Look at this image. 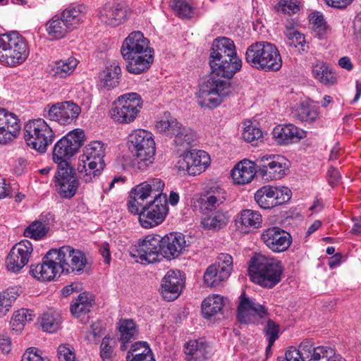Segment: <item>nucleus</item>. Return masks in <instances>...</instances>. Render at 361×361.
<instances>
[{"label": "nucleus", "instance_id": "obj_1", "mask_svg": "<svg viewBox=\"0 0 361 361\" xmlns=\"http://www.w3.org/2000/svg\"><path fill=\"white\" fill-rule=\"evenodd\" d=\"M212 75L200 87L198 104L213 109L219 106L232 92L229 82L216 76L231 79L242 67L233 40L219 37L214 40L209 56Z\"/></svg>", "mask_w": 361, "mask_h": 361}, {"label": "nucleus", "instance_id": "obj_2", "mask_svg": "<svg viewBox=\"0 0 361 361\" xmlns=\"http://www.w3.org/2000/svg\"><path fill=\"white\" fill-rule=\"evenodd\" d=\"M121 53L127 61L128 71L133 74H140L149 69L154 59L149 41L140 31L128 35L123 42Z\"/></svg>", "mask_w": 361, "mask_h": 361}, {"label": "nucleus", "instance_id": "obj_3", "mask_svg": "<svg viewBox=\"0 0 361 361\" xmlns=\"http://www.w3.org/2000/svg\"><path fill=\"white\" fill-rule=\"evenodd\" d=\"M283 272V267L276 258L255 254L250 260L248 274L251 281L259 286L271 288L278 284Z\"/></svg>", "mask_w": 361, "mask_h": 361}, {"label": "nucleus", "instance_id": "obj_4", "mask_svg": "<svg viewBox=\"0 0 361 361\" xmlns=\"http://www.w3.org/2000/svg\"><path fill=\"white\" fill-rule=\"evenodd\" d=\"M245 61L251 67L267 72L277 71L282 66V59L278 48L266 41L250 45L245 52Z\"/></svg>", "mask_w": 361, "mask_h": 361}, {"label": "nucleus", "instance_id": "obj_5", "mask_svg": "<svg viewBox=\"0 0 361 361\" xmlns=\"http://www.w3.org/2000/svg\"><path fill=\"white\" fill-rule=\"evenodd\" d=\"M128 149L135 157V166L145 171L152 164L156 148L152 134L145 130L137 129L128 135Z\"/></svg>", "mask_w": 361, "mask_h": 361}, {"label": "nucleus", "instance_id": "obj_6", "mask_svg": "<svg viewBox=\"0 0 361 361\" xmlns=\"http://www.w3.org/2000/svg\"><path fill=\"white\" fill-rule=\"evenodd\" d=\"M28 55L25 39L18 32L0 35V63L16 66L23 63Z\"/></svg>", "mask_w": 361, "mask_h": 361}, {"label": "nucleus", "instance_id": "obj_7", "mask_svg": "<svg viewBox=\"0 0 361 361\" xmlns=\"http://www.w3.org/2000/svg\"><path fill=\"white\" fill-rule=\"evenodd\" d=\"M55 134L43 118L29 121L24 127V137L27 145L39 153H44L53 142Z\"/></svg>", "mask_w": 361, "mask_h": 361}, {"label": "nucleus", "instance_id": "obj_8", "mask_svg": "<svg viewBox=\"0 0 361 361\" xmlns=\"http://www.w3.org/2000/svg\"><path fill=\"white\" fill-rule=\"evenodd\" d=\"M84 137V131L75 129L69 132L54 145L53 160L59 164V168L70 167L68 161L78 152L83 144Z\"/></svg>", "mask_w": 361, "mask_h": 361}, {"label": "nucleus", "instance_id": "obj_9", "mask_svg": "<svg viewBox=\"0 0 361 361\" xmlns=\"http://www.w3.org/2000/svg\"><path fill=\"white\" fill-rule=\"evenodd\" d=\"M142 106V98L137 93L125 94L118 97L115 107L111 110V116L116 122L129 123L136 118Z\"/></svg>", "mask_w": 361, "mask_h": 361}, {"label": "nucleus", "instance_id": "obj_10", "mask_svg": "<svg viewBox=\"0 0 361 361\" xmlns=\"http://www.w3.org/2000/svg\"><path fill=\"white\" fill-rule=\"evenodd\" d=\"M81 109L71 101L47 104L43 110V116L60 125H68L76 120Z\"/></svg>", "mask_w": 361, "mask_h": 361}, {"label": "nucleus", "instance_id": "obj_11", "mask_svg": "<svg viewBox=\"0 0 361 361\" xmlns=\"http://www.w3.org/2000/svg\"><path fill=\"white\" fill-rule=\"evenodd\" d=\"M210 163L209 154L202 150L192 149L179 157L176 167L179 171L189 175H199Z\"/></svg>", "mask_w": 361, "mask_h": 361}, {"label": "nucleus", "instance_id": "obj_12", "mask_svg": "<svg viewBox=\"0 0 361 361\" xmlns=\"http://www.w3.org/2000/svg\"><path fill=\"white\" fill-rule=\"evenodd\" d=\"M168 214L167 197L158 196L149 202L147 207L140 212L139 221L145 228H151L160 224Z\"/></svg>", "mask_w": 361, "mask_h": 361}, {"label": "nucleus", "instance_id": "obj_13", "mask_svg": "<svg viewBox=\"0 0 361 361\" xmlns=\"http://www.w3.org/2000/svg\"><path fill=\"white\" fill-rule=\"evenodd\" d=\"M61 264V273L66 274H81L87 264L85 255L79 250L66 245L56 250Z\"/></svg>", "mask_w": 361, "mask_h": 361}, {"label": "nucleus", "instance_id": "obj_14", "mask_svg": "<svg viewBox=\"0 0 361 361\" xmlns=\"http://www.w3.org/2000/svg\"><path fill=\"white\" fill-rule=\"evenodd\" d=\"M232 268V257L228 254H220L216 262L208 267L204 272V283L210 287L219 286L229 277Z\"/></svg>", "mask_w": 361, "mask_h": 361}, {"label": "nucleus", "instance_id": "obj_15", "mask_svg": "<svg viewBox=\"0 0 361 361\" xmlns=\"http://www.w3.org/2000/svg\"><path fill=\"white\" fill-rule=\"evenodd\" d=\"M283 157L274 154L260 155L255 159L259 175L266 180L280 179L285 174Z\"/></svg>", "mask_w": 361, "mask_h": 361}, {"label": "nucleus", "instance_id": "obj_16", "mask_svg": "<svg viewBox=\"0 0 361 361\" xmlns=\"http://www.w3.org/2000/svg\"><path fill=\"white\" fill-rule=\"evenodd\" d=\"M59 257L56 249L50 250L43 257L42 262L36 266L31 265L30 273L39 281L54 280L61 273Z\"/></svg>", "mask_w": 361, "mask_h": 361}, {"label": "nucleus", "instance_id": "obj_17", "mask_svg": "<svg viewBox=\"0 0 361 361\" xmlns=\"http://www.w3.org/2000/svg\"><path fill=\"white\" fill-rule=\"evenodd\" d=\"M55 178V185L60 196L66 199L72 198L79 186V180L73 169L66 166L59 168Z\"/></svg>", "mask_w": 361, "mask_h": 361}, {"label": "nucleus", "instance_id": "obj_18", "mask_svg": "<svg viewBox=\"0 0 361 361\" xmlns=\"http://www.w3.org/2000/svg\"><path fill=\"white\" fill-rule=\"evenodd\" d=\"M32 250V245L27 240H22L14 245L6 258L8 270L18 272L28 262Z\"/></svg>", "mask_w": 361, "mask_h": 361}, {"label": "nucleus", "instance_id": "obj_19", "mask_svg": "<svg viewBox=\"0 0 361 361\" xmlns=\"http://www.w3.org/2000/svg\"><path fill=\"white\" fill-rule=\"evenodd\" d=\"M238 306V319L243 324L254 322L255 317L264 318L267 314L264 306L257 303L255 300L247 298L243 292L240 296Z\"/></svg>", "mask_w": 361, "mask_h": 361}, {"label": "nucleus", "instance_id": "obj_20", "mask_svg": "<svg viewBox=\"0 0 361 361\" xmlns=\"http://www.w3.org/2000/svg\"><path fill=\"white\" fill-rule=\"evenodd\" d=\"M265 245L275 252L286 251L292 243L290 234L279 227L265 229L261 235Z\"/></svg>", "mask_w": 361, "mask_h": 361}, {"label": "nucleus", "instance_id": "obj_21", "mask_svg": "<svg viewBox=\"0 0 361 361\" xmlns=\"http://www.w3.org/2000/svg\"><path fill=\"white\" fill-rule=\"evenodd\" d=\"M161 237L159 235H147L137 246V257L148 264L160 260Z\"/></svg>", "mask_w": 361, "mask_h": 361}, {"label": "nucleus", "instance_id": "obj_22", "mask_svg": "<svg viewBox=\"0 0 361 361\" xmlns=\"http://www.w3.org/2000/svg\"><path fill=\"white\" fill-rule=\"evenodd\" d=\"M188 246L185 235L180 233H171L161 237V255L167 259L178 257Z\"/></svg>", "mask_w": 361, "mask_h": 361}, {"label": "nucleus", "instance_id": "obj_23", "mask_svg": "<svg viewBox=\"0 0 361 361\" xmlns=\"http://www.w3.org/2000/svg\"><path fill=\"white\" fill-rule=\"evenodd\" d=\"M184 286V279L180 271L169 270L162 279L161 293L164 300L176 299Z\"/></svg>", "mask_w": 361, "mask_h": 361}, {"label": "nucleus", "instance_id": "obj_24", "mask_svg": "<svg viewBox=\"0 0 361 361\" xmlns=\"http://www.w3.org/2000/svg\"><path fill=\"white\" fill-rule=\"evenodd\" d=\"M20 124L13 113L0 108V144H6L17 136Z\"/></svg>", "mask_w": 361, "mask_h": 361}, {"label": "nucleus", "instance_id": "obj_25", "mask_svg": "<svg viewBox=\"0 0 361 361\" xmlns=\"http://www.w3.org/2000/svg\"><path fill=\"white\" fill-rule=\"evenodd\" d=\"M306 137V132L293 124L278 126L272 131V137L279 145L296 142Z\"/></svg>", "mask_w": 361, "mask_h": 361}, {"label": "nucleus", "instance_id": "obj_26", "mask_svg": "<svg viewBox=\"0 0 361 361\" xmlns=\"http://www.w3.org/2000/svg\"><path fill=\"white\" fill-rule=\"evenodd\" d=\"M127 16V10L120 4L106 3L99 10V18L100 20L113 27L122 23Z\"/></svg>", "mask_w": 361, "mask_h": 361}, {"label": "nucleus", "instance_id": "obj_27", "mask_svg": "<svg viewBox=\"0 0 361 361\" xmlns=\"http://www.w3.org/2000/svg\"><path fill=\"white\" fill-rule=\"evenodd\" d=\"M105 155V148L102 142L99 141H93L87 145L84 150L83 154L80 157V161L82 164H87L90 168L99 166L104 169L105 164L104 157Z\"/></svg>", "mask_w": 361, "mask_h": 361}, {"label": "nucleus", "instance_id": "obj_28", "mask_svg": "<svg viewBox=\"0 0 361 361\" xmlns=\"http://www.w3.org/2000/svg\"><path fill=\"white\" fill-rule=\"evenodd\" d=\"M302 350L307 361H329L334 355V349L329 346L314 347L310 340L302 342Z\"/></svg>", "mask_w": 361, "mask_h": 361}, {"label": "nucleus", "instance_id": "obj_29", "mask_svg": "<svg viewBox=\"0 0 361 361\" xmlns=\"http://www.w3.org/2000/svg\"><path fill=\"white\" fill-rule=\"evenodd\" d=\"M255 161L243 160L236 164L231 171V176L235 183L245 185L250 183L254 178L255 173Z\"/></svg>", "mask_w": 361, "mask_h": 361}, {"label": "nucleus", "instance_id": "obj_30", "mask_svg": "<svg viewBox=\"0 0 361 361\" xmlns=\"http://www.w3.org/2000/svg\"><path fill=\"white\" fill-rule=\"evenodd\" d=\"M143 187L139 185H136L130 191L129 199L128 201V207L130 212L140 216V212L147 207L149 202H145V200L150 197V195L143 190Z\"/></svg>", "mask_w": 361, "mask_h": 361}, {"label": "nucleus", "instance_id": "obj_31", "mask_svg": "<svg viewBox=\"0 0 361 361\" xmlns=\"http://www.w3.org/2000/svg\"><path fill=\"white\" fill-rule=\"evenodd\" d=\"M118 329L120 334L119 341L121 343V350L127 349V344L136 338L137 329L132 319H121L118 323Z\"/></svg>", "mask_w": 361, "mask_h": 361}, {"label": "nucleus", "instance_id": "obj_32", "mask_svg": "<svg viewBox=\"0 0 361 361\" xmlns=\"http://www.w3.org/2000/svg\"><path fill=\"white\" fill-rule=\"evenodd\" d=\"M173 141L176 146L187 149L196 140V133L190 128L183 126L178 123L172 131Z\"/></svg>", "mask_w": 361, "mask_h": 361}, {"label": "nucleus", "instance_id": "obj_33", "mask_svg": "<svg viewBox=\"0 0 361 361\" xmlns=\"http://www.w3.org/2000/svg\"><path fill=\"white\" fill-rule=\"evenodd\" d=\"M85 13V6L83 5H78L77 6H70L66 8L60 16L68 25L70 30L72 31L80 24Z\"/></svg>", "mask_w": 361, "mask_h": 361}, {"label": "nucleus", "instance_id": "obj_34", "mask_svg": "<svg viewBox=\"0 0 361 361\" xmlns=\"http://www.w3.org/2000/svg\"><path fill=\"white\" fill-rule=\"evenodd\" d=\"M121 73V69L118 63L116 61L111 62V63L107 66L105 70L100 73L102 85L109 90L115 87L120 82Z\"/></svg>", "mask_w": 361, "mask_h": 361}, {"label": "nucleus", "instance_id": "obj_35", "mask_svg": "<svg viewBox=\"0 0 361 361\" xmlns=\"http://www.w3.org/2000/svg\"><path fill=\"white\" fill-rule=\"evenodd\" d=\"M45 27L49 36L54 39H61L71 32L61 16L52 17L47 22Z\"/></svg>", "mask_w": 361, "mask_h": 361}, {"label": "nucleus", "instance_id": "obj_36", "mask_svg": "<svg viewBox=\"0 0 361 361\" xmlns=\"http://www.w3.org/2000/svg\"><path fill=\"white\" fill-rule=\"evenodd\" d=\"M94 303L92 295L87 293H80L71 304V314L75 317H80L82 314L90 311Z\"/></svg>", "mask_w": 361, "mask_h": 361}, {"label": "nucleus", "instance_id": "obj_37", "mask_svg": "<svg viewBox=\"0 0 361 361\" xmlns=\"http://www.w3.org/2000/svg\"><path fill=\"white\" fill-rule=\"evenodd\" d=\"M187 361H204L206 344L202 340H190L185 345Z\"/></svg>", "mask_w": 361, "mask_h": 361}, {"label": "nucleus", "instance_id": "obj_38", "mask_svg": "<svg viewBox=\"0 0 361 361\" xmlns=\"http://www.w3.org/2000/svg\"><path fill=\"white\" fill-rule=\"evenodd\" d=\"M224 307L223 298L219 295L209 296L202 304V312L205 319H210L221 312Z\"/></svg>", "mask_w": 361, "mask_h": 361}, {"label": "nucleus", "instance_id": "obj_39", "mask_svg": "<svg viewBox=\"0 0 361 361\" xmlns=\"http://www.w3.org/2000/svg\"><path fill=\"white\" fill-rule=\"evenodd\" d=\"M228 222V216L226 213L218 211L207 215L202 219V224L204 228L216 231L225 227Z\"/></svg>", "mask_w": 361, "mask_h": 361}, {"label": "nucleus", "instance_id": "obj_40", "mask_svg": "<svg viewBox=\"0 0 361 361\" xmlns=\"http://www.w3.org/2000/svg\"><path fill=\"white\" fill-rule=\"evenodd\" d=\"M78 63V60L73 57L56 61L52 68L53 75L56 78H65L73 72Z\"/></svg>", "mask_w": 361, "mask_h": 361}, {"label": "nucleus", "instance_id": "obj_41", "mask_svg": "<svg viewBox=\"0 0 361 361\" xmlns=\"http://www.w3.org/2000/svg\"><path fill=\"white\" fill-rule=\"evenodd\" d=\"M20 295L18 287H11L0 293V317H4Z\"/></svg>", "mask_w": 361, "mask_h": 361}, {"label": "nucleus", "instance_id": "obj_42", "mask_svg": "<svg viewBox=\"0 0 361 361\" xmlns=\"http://www.w3.org/2000/svg\"><path fill=\"white\" fill-rule=\"evenodd\" d=\"M152 357L150 348L146 342L139 341L131 345L127 353V361H140L141 359Z\"/></svg>", "mask_w": 361, "mask_h": 361}, {"label": "nucleus", "instance_id": "obj_43", "mask_svg": "<svg viewBox=\"0 0 361 361\" xmlns=\"http://www.w3.org/2000/svg\"><path fill=\"white\" fill-rule=\"evenodd\" d=\"M255 200L262 209H267L276 207L271 185H264L257 190L255 194Z\"/></svg>", "mask_w": 361, "mask_h": 361}, {"label": "nucleus", "instance_id": "obj_44", "mask_svg": "<svg viewBox=\"0 0 361 361\" xmlns=\"http://www.w3.org/2000/svg\"><path fill=\"white\" fill-rule=\"evenodd\" d=\"M314 77L324 84H334L336 78L328 66L324 62L319 61L312 66Z\"/></svg>", "mask_w": 361, "mask_h": 361}, {"label": "nucleus", "instance_id": "obj_45", "mask_svg": "<svg viewBox=\"0 0 361 361\" xmlns=\"http://www.w3.org/2000/svg\"><path fill=\"white\" fill-rule=\"evenodd\" d=\"M241 226L247 228H256L261 226V214L252 209H244L240 212V221Z\"/></svg>", "mask_w": 361, "mask_h": 361}, {"label": "nucleus", "instance_id": "obj_46", "mask_svg": "<svg viewBox=\"0 0 361 361\" xmlns=\"http://www.w3.org/2000/svg\"><path fill=\"white\" fill-rule=\"evenodd\" d=\"M32 311L28 309L22 308L16 311L11 320L12 329L16 332L23 329L25 322L32 320Z\"/></svg>", "mask_w": 361, "mask_h": 361}, {"label": "nucleus", "instance_id": "obj_47", "mask_svg": "<svg viewBox=\"0 0 361 361\" xmlns=\"http://www.w3.org/2000/svg\"><path fill=\"white\" fill-rule=\"evenodd\" d=\"M49 230L48 224L42 222L41 220H37L25 229L24 235L35 240H39L44 237Z\"/></svg>", "mask_w": 361, "mask_h": 361}, {"label": "nucleus", "instance_id": "obj_48", "mask_svg": "<svg viewBox=\"0 0 361 361\" xmlns=\"http://www.w3.org/2000/svg\"><path fill=\"white\" fill-rule=\"evenodd\" d=\"M139 185L143 187V190L147 192L154 200L158 196H166V194L162 193L164 183L161 178H152L139 184Z\"/></svg>", "mask_w": 361, "mask_h": 361}, {"label": "nucleus", "instance_id": "obj_49", "mask_svg": "<svg viewBox=\"0 0 361 361\" xmlns=\"http://www.w3.org/2000/svg\"><path fill=\"white\" fill-rule=\"evenodd\" d=\"M297 116L302 122L312 123L318 118L317 109L312 104L302 102L297 108Z\"/></svg>", "mask_w": 361, "mask_h": 361}, {"label": "nucleus", "instance_id": "obj_50", "mask_svg": "<svg viewBox=\"0 0 361 361\" xmlns=\"http://www.w3.org/2000/svg\"><path fill=\"white\" fill-rule=\"evenodd\" d=\"M61 319L59 315L45 313L42 317L41 326L44 331L49 333L56 331L60 326Z\"/></svg>", "mask_w": 361, "mask_h": 361}, {"label": "nucleus", "instance_id": "obj_51", "mask_svg": "<svg viewBox=\"0 0 361 361\" xmlns=\"http://www.w3.org/2000/svg\"><path fill=\"white\" fill-rule=\"evenodd\" d=\"M262 130L254 126L248 125L245 127L242 133V138L247 142L252 143L253 145H257V142L262 139Z\"/></svg>", "mask_w": 361, "mask_h": 361}, {"label": "nucleus", "instance_id": "obj_52", "mask_svg": "<svg viewBox=\"0 0 361 361\" xmlns=\"http://www.w3.org/2000/svg\"><path fill=\"white\" fill-rule=\"evenodd\" d=\"M171 7L180 18L192 17L193 8L187 0H173Z\"/></svg>", "mask_w": 361, "mask_h": 361}, {"label": "nucleus", "instance_id": "obj_53", "mask_svg": "<svg viewBox=\"0 0 361 361\" xmlns=\"http://www.w3.org/2000/svg\"><path fill=\"white\" fill-rule=\"evenodd\" d=\"M264 333L268 341L267 351L271 349V346L279 338V326L272 320H269L264 328Z\"/></svg>", "mask_w": 361, "mask_h": 361}, {"label": "nucleus", "instance_id": "obj_54", "mask_svg": "<svg viewBox=\"0 0 361 361\" xmlns=\"http://www.w3.org/2000/svg\"><path fill=\"white\" fill-rule=\"evenodd\" d=\"M92 168L87 164H80L78 166V170L80 173V177L85 183L92 181L93 178L97 177L104 169H100L99 166Z\"/></svg>", "mask_w": 361, "mask_h": 361}, {"label": "nucleus", "instance_id": "obj_55", "mask_svg": "<svg viewBox=\"0 0 361 361\" xmlns=\"http://www.w3.org/2000/svg\"><path fill=\"white\" fill-rule=\"evenodd\" d=\"M200 204V209L203 212L212 211L219 207L224 202L217 200L216 197H212L210 195H207L204 193L201 195L198 200Z\"/></svg>", "mask_w": 361, "mask_h": 361}, {"label": "nucleus", "instance_id": "obj_56", "mask_svg": "<svg viewBox=\"0 0 361 361\" xmlns=\"http://www.w3.org/2000/svg\"><path fill=\"white\" fill-rule=\"evenodd\" d=\"M310 21L312 28L319 37H321L326 30V22L324 16L319 12L312 13L310 16Z\"/></svg>", "mask_w": 361, "mask_h": 361}, {"label": "nucleus", "instance_id": "obj_57", "mask_svg": "<svg viewBox=\"0 0 361 361\" xmlns=\"http://www.w3.org/2000/svg\"><path fill=\"white\" fill-rule=\"evenodd\" d=\"M273 196L275 199L276 206L281 205L288 202L291 197L290 190L285 186H272Z\"/></svg>", "mask_w": 361, "mask_h": 361}, {"label": "nucleus", "instance_id": "obj_58", "mask_svg": "<svg viewBox=\"0 0 361 361\" xmlns=\"http://www.w3.org/2000/svg\"><path fill=\"white\" fill-rule=\"evenodd\" d=\"M302 349V343L298 348L289 347L285 353V357L279 361H307L304 351Z\"/></svg>", "mask_w": 361, "mask_h": 361}, {"label": "nucleus", "instance_id": "obj_59", "mask_svg": "<svg viewBox=\"0 0 361 361\" xmlns=\"http://www.w3.org/2000/svg\"><path fill=\"white\" fill-rule=\"evenodd\" d=\"M178 123L176 119L173 118L170 119H161L157 123L155 127L159 132L172 135V131H173V129Z\"/></svg>", "mask_w": 361, "mask_h": 361}, {"label": "nucleus", "instance_id": "obj_60", "mask_svg": "<svg viewBox=\"0 0 361 361\" xmlns=\"http://www.w3.org/2000/svg\"><path fill=\"white\" fill-rule=\"evenodd\" d=\"M73 348L70 345H60L57 350L59 361H75Z\"/></svg>", "mask_w": 361, "mask_h": 361}, {"label": "nucleus", "instance_id": "obj_61", "mask_svg": "<svg viewBox=\"0 0 361 361\" xmlns=\"http://www.w3.org/2000/svg\"><path fill=\"white\" fill-rule=\"evenodd\" d=\"M285 37H288V42L292 44V38L298 36V40L301 39V33L296 28V23L293 20H287L285 23V30L283 32Z\"/></svg>", "mask_w": 361, "mask_h": 361}, {"label": "nucleus", "instance_id": "obj_62", "mask_svg": "<svg viewBox=\"0 0 361 361\" xmlns=\"http://www.w3.org/2000/svg\"><path fill=\"white\" fill-rule=\"evenodd\" d=\"M113 353V348L109 345V338L105 336L100 345V357L103 361H111Z\"/></svg>", "mask_w": 361, "mask_h": 361}, {"label": "nucleus", "instance_id": "obj_63", "mask_svg": "<svg viewBox=\"0 0 361 361\" xmlns=\"http://www.w3.org/2000/svg\"><path fill=\"white\" fill-rule=\"evenodd\" d=\"M279 9L284 13L292 14L299 11V6L294 0H281L279 3Z\"/></svg>", "mask_w": 361, "mask_h": 361}, {"label": "nucleus", "instance_id": "obj_64", "mask_svg": "<svg viewBox=\"0 0 361 361\" xmlns=\"http://www.w3.org/2000/svg\"><path fill=\"white\" fill-rule=\"evenodd\" d=\"M21 361H49L39 353V350L30 348L24 353Z\"/></svg>", "mask_w": 361, "mask_h": 361}]
</instances>
